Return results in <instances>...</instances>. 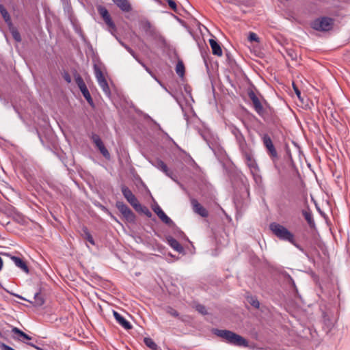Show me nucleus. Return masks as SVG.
Segmentation results:
<instances>
[{
	"label": "nucleus",
	"mask_w": 350,
	"mask_h": 350,
	"mask_svg": "<svg viewBox=\"0 0 350 350\" xmlns=\"http://www.w3.org/2000/svg\"><path fill=\"white\" fill-rule=\"evenodd\" d=\"M269 228L273 234L279 239L288 241L300 250H303L302 248L295 243L293 234L284 226L276 222H273L270 224Z\"/></svg>",
	"instance_id": "1"
},
{
	"label": "nucleus",
	"mask_w": 350,
	"mask_h": 350,
	"mask_svg": "<svg viewBox=\"0 0 350 350\" xmlns=\"http://www.w3.org/2000/svg\"><path fill=\"white\" fill-rule=\"evenodd\" d=\"M74 77H75V82L78 86V88H79V90H81L83 96L85 97V98L86 99L87 102L88 103V104L92 107V108H94L95 107V105H94V103L93 101V99L90 95V93L83 79V78L81 77V75L77 73V72H75V75H74Z\"/></svg>",
	"instance_id": "2"
},
{
	"label": "nucleus",
	"mask_w": 350,
	"mask_h": 350,
	"mask_svg": "<svg viewBox=\"0 0 350 350\" xmlns=\"http://www.w3.org/2000/svg\"><path fill=\"white\" fill-rule=\"evenodd\" d=\"M334 20L329 17H322L314 20L311 27L317 31H327L332 28Z\"/></svg>",
	"instance_id": "3"
},
{
	"label": "nucleus",
	"mask_w": 350,
	"mask_h": 350,
	"mask_svg": "<svg viewBox=\"0 0 350 350\" xmlns=\"http://www.w3.org/2000/svg\"><path fill=\"white\" fill-rule=\"evenodd\" d=\"M262 139L263 145L267 149V154L271 159L272 161L275 163L278 160L279 157L271 137L267 134H264Z\"/></svg>",
	"instance_id": "4"
},
{
	"label": "nucleus",
	"mask_w": 350,
	"mask_h": 350,
	"mask_svg": "<svg viewBox=\"0 0 350 350\" xmlns=\"http://www.w3.org/2000/svg\"><path fill=\"white\" fill-rule=\"evenodd\" d=\"M233 133L235 136L236 141L239 145V150L243 155V157L246 156L249 154L253 152L251 148L247 144L243 134L239 130H235L233 131Z\"/></svg>",
	"instance_id": "5"
},
{
	"label": "nucleus",
	"mask_w": 350,
	"mask_h": 350,
	"mask_svg": "<svg viewBox=\"0 0 350 350\" xmlns=\"http://www.w3.org/2000/svg\"><path fill=\"white\" fill-rule=\"evenodd\" d=\"M116 206L118 210L122 215L126 221L129 223L135 222V215L131 211V209L125 204L123 202L118 201L116 203Z\"/></svg>",
	"instance_id": "6"
},
{
	"label": "nucleus",
	"mask_w": 350,
	"mask_h": 350,
	"mask_svg": "<svg viewBox=\"0 0 350 350\" xmlns=\"http://www.w3.org/2000/svg\"><path fill=\"white\" fill-rule=\"evenodd\" d=\"M140 29L145 32L146 35L149 38L157 40L160 37V34L149 21L142 20L139 23Z\"/></svg>",
	"instance_id": "7"
},
{
	"label": "nucleus",
	"mask_w": 350,
	"mask_h": 350,
	"mask_svg": "<svg viewBox=\"0 0 350 350\" xmlns=\"http://www.w3.org/2000/svg\"><path fill=\"white\" fill-rule=\"evenodd\" d=\"M121 191L124 197L126 198L127 202L134 208V209L141 208V204L139 202L135 196L128 187L122 185L121 186Z\"/></svg>",
	"instance_id": "8"
},
{
	"label": "nucleus",
	"mask_w": 350,
	"mask_h": 350,
	"mask_svg": "<svg viewBox=\"0 0 350 350\" xmlns=\"http://www.w3.org/2000/svg\"><path fill=\"white\" fill-rule=\"evenodd\" d=\"M248 96L252 102V106L255 111L261 117L265 118V109L256 94L250 90L248 92Z\"/></svg>",
	"instance_id": "9"
},
{
	"label": "nucleus",
	"mask_w": 350,
	"mask_h": 350,
	"mask_svg": "<svg viewBox=\"0 0 350 350\" xmlns=\"http://www.w3.org/2000/svg\"><path fill=\"white\" fill-rule=\"evenodd\" d=\"M90 138L92 140L93 143L96 146V148L99 150L100 153L103 155V157H105L106 159H109L110 154L107 149L105 148L99 135L92 133L90 135Z\"/></svg>",
	"instance_id": "10"
},
{
	"label": "nucleus",
	"mask_w": 350,
	"mask_h": 350,
	"mask_svg": "<svg viewBox=\"0 0 350 350\" xmlns=\"http://www.w3.org/2000/svg\"><path fill=\"white\" fill-rule=\"evenodd\" d=\"M193 211L195 213L200 215L202 217H207L208 216V211L202 206L198 201L195 198L190 200Z\"/></svg>",
	"instance_id": "11"
},
{
	"label": "nucleus",
	"mask_w": 350,
	"mask_h": 350,
	"mask_svg": "<svg viewBox=\"0 0 350 350\" xmlns=\"http://www.w3.org/2000/svg\"><path fill=\"white\" fill-rule=\"evenodd\" d=\"M213 334L216 336L223 338L226 342L229 343L231 341L232 336L234 334L233 332L226 329H215L213 331Z\"/></svg>",
	"instance_id": "12"
},
{
	"label": "nucleus",
	"mask_w": 350,
	"mask_h": 350,
	"mask_svg": "<svg viewBox=\"0 0 350 350\" xmlns=\"http://www.w3.org/2000/svg\"><path fill=\"white\" fill-rule=\"evenodd\" d=\"M153 165L161 170L163 173H165L168 177L171 178L172 179L174 180L173 176L174 174L172 171L169 170L167 165L161 159H157Z\"/></svg>",
	"instance_id": "13"
},
{
	"label": "nucleus",
	"mask_w": 350,
	"mask_h": 350,
	"mask_svg": "<svg viewBox=\"0 0 350 350\" xmlns=\"http://www.w3.org/2000/svg\"><path fill=\"white\" fill-rule=\"evenodd\" d=\"M113 314L117 323L125 329L129 330L132 329L133 327L131 324L128 321H126L120 313H118L117 311L113 310Z\"/></svg>",
	"instance_id": "14"
},
{
	"label": "nucleus",
	"mask_w": 350,
	"mask_h": 350,
	"mask_svg": "<svg viewBox=\"0 0 350 350\" xmlns=\"http://www.w3.org/2000/svg\"><path fill=\"white\" fill-rule=\"evenodd\" d=\"M230 345L238 346V347H247L248 342L246 339H245L241 336L234 332L231 341L230 342Z\"/></svg>",
	"instance_id": "15"
},
{
	"label": "nucleus",
	"mask_w": 350,
	"mask_h": 350,
	"mask_svg": "<svg viewBox=\"0 0 350 350\" xmlns=\"http://www.w3.org/2000/svg\"><path fill=\"white\" fill-rule=\"evenodd\" d=\"M153 210L163 223L169 226L174 224L173 221L163 211L160 206H157Z\"/></svg>",
	"instance_id": "16"
},
{
	"label": "nucleus",
	"mask_w": 350,
	"mask_h": 350,
	"mask_svg": "<svg viewBox=\"0 0 350 350\" xmlns=\"http://www.w3.org/2000/svg\"><path fill=\"white\" fill-rule=\"evenodd\" d=\"M247 165L251 170H255L256 172L259 171V167L254 157L253 152L243 157Z\"/></svg>",
	"instance_id": "17"
},
{
	"label": "nucleus",
	"mask_w": 350,
	"mask_h": 350,
	"mask_svg": "<svg viewBox=\"0 0 350 350\" xmlns=\"http://www.w3.org/2000/svg\"><path fill=\"white\" fill-rule=\"evenodd\" d=\"M113 2L123 12H129L132 10L128 0H112Z\"/></svg>",
	"instance_id": "18"
},
{
	"label": "nucleus",
	"mask_w": 350,
	"mask_h": 350,
	"mask_svg": "<svg viewBox=\"0 0 350 350\" xmlns=\"http://www.w3.org/2000/svg\"><path fill=\"white\" fill-rule=\"evenodd\" d=\"M167 243L176 252L183 253L184 252L183 247L179 243V242L172 237L167 238Z\"/></svg>",
	"instance_id": "19"
},
{
	"label": "nucleus",
	"mask_w": 350,
	"mask_h": 350,
	"mask_svg": "<svg viewBox=\"0 0 350 350\" xmlns=\"http://www.w3.org/2000/svg\"><path fill=\"white\" fill-rule=\"evenodd\" d=\"M209 44L212 49V53L213 55L217 56L222 55V49L220 46V44L214 39L209 40Z\"/></svg>",
	"instance_id": "20"
},
{
	"label": "nucleus",
	"mask_w": 350,
	"mask_h": 350,
	"mask_svg": "<svg viewBox=\"0 0 350 350\" xmlns=\"http://www.w3.org/2000/svg\"><path fill=\"white\" fill-rule=\"evenodd\" d=\"M302 215L306 220L308 224L311 228L315 227V222L314 221L312 212L310 210H303Z\"/></svg>",
	"instance_id": "21"
},
{
	"label": "nucleus",
	"mask_w": 350,
	"mask_h": 350,
	"mask_svg": "<svg viewBox=\"0 0 350 350\" xmlns=\"http://www.w3.org/2000/svg\"><path fill=\"white\" fill-rule=\"evenodd\" d=\"M12 260L18 267L21 268L25 273H29V268L27 265L21 258L17 256H12Z\"/></svg>",
	"instance_id": "22"
},
{
	"label": "nucleus",
	"mask_w": 350,
	"mask_h": 350,
	"mask_svg": "<svg viewBox=\"0 0 350 350\" xmlns=\"http://www.w3.org/2000/svg\"><path fill=\"white\" fill-rule=\"evenodd\" d=\"M0 13H1L3 18L4 19L5 22L8 25H12V21H11L10 16L8 12L7 11V10L5 9V8L2 4H0Z\"/></svg>",
	"instance_id": "23"
},
{
	"label": "nucleus",
	"mask_w": 350,
	"mask_h": 350,
	"mask_svg": "<svg viewBox=\"0 0 350 350\" xmlns=\"http://www.w3.org/2000/svg\"><path fill=\"white\" fill-rule=\"evenodd\" d=\"M82 232H83L82 236L83 237V238L85 239H86L90 244H92V245H95L94 240L92 234H90V231L88 230V228L85 226H83L82 228Z\"/></svg>",
	"instance_id": "24"
},
{
	"label": "nucleus",
	"mask_w": 350,
	"mask_h": 350,
	"mask_svg": "<svg viewBox=\"0 0 350 350\" xmlns=\"http://www.w3.org/2000/svg\"><path fill=\"white\" fill-rule=\"evenodd\" d=\"M165 311L167 314H168L174 317L178 318L181 321H184L183 318L180 316L179 312L177 310H176L174 308H173L172 307H171V306L165 307Z\"/></svg>",
	"instance_id": "25"
},
{
	"label": "nucleus",
	"mask_w": 350,
	"mask_h": 350,
	"mask_svg": "<svg viewBox=\"0 0 350 350\" xmlns=\"http://www.w3.org/2000/svg\"><path fill=\"white\" fill-rule=\"evenodd\" d=\"M185 68L183 61L179 60L176 66V72L180 77L185 75Z\"/></svg>",
	"instance_id": "26"
},
{
	"label": "nucleus",
	"mask_w": 350,
	"mask_h": 350,
	"mask_svg": "<svg viewBox=\"0 0 350 350\" xmlns=\"http://www.w3.org/2000/svg\"><path fill=\"white\" fill-rule=\"evenodd\" d=\"M97 10H98L99 14L103 18V21H106L107 18L111 17L108 10H107V8L105 7L99 5L97 8Z\"/></svg>",
	"instance_id": "27"
},
{
	"label": "nucleus",
	"mask_w": 350,
	"mask_h": 350,
	"mask_svg": "<svg viewBox=\"0 0 350 350\" xmlns=\"http://www.w3.org/2000/svg\"><path fill=\"white\" fill-rule=\"evenodd\" d=\"M99 86L101 88L105 94L109 96L111 94V91L108 85L107 80H101V81L98 82Z\"/></svg>",
	"instance_id": "28"
},
{
	"label": "nucleus",
	"mask_w": 350,
	"mask_h": 350,
	"mask_svg": "<svg viewBox=\"0 0 350 350\" xmlns=\"http://www.w3.org/2000/svg\"><path fill=\"white\" fill-rule=\"evenodd\" d=\"M285 278H286L287 284L293 289L295 293L297 294L298 290H297V288L295 283V281L292 278V277L289 274L286 273V274H285Z\"/></svg>",
	"instance_id": "29"
},
{
	"label": "nucleus",
	"mask_w": 350,
	"mask_h": 350,
	"mask_svg": "<svg viewBox=\"0 0 350 350\" xmlns=\"http://www.w3.org/2000/svg\"><path fill=\"white\" fill-rule=\"evenodd\" d=\"M144 342L147 347H148L152 350H157V349H158L157 345L150 338H148V337L144 338Z\"/></svg>",
	"instance_id": "30"
},
{
	"label": "nucleus",
	"mask_w": 350,
	"mask_h": 350,
	"mask_svg": "<svg viewBox=\"0 0 350 350\" xmlns=\"http://www.w3.org/2000/svg\"><path fill=\"white\" fill-rule=\"evenodd\" d=\"M94 74H95V77L97 79L98 83L99 81H101V80H105V78L103 74V72L101 71L100 68L96 65H94Z\"/></svg>",
	"instance_id": "31"
},
{
	"label": "nucleus",
	"mask_w": 350,
	"mask_h": 350,
	"mask_svg": "<svg viewBox=\"0 0 350 350\" xmlns=\"http://www.w3.org/2000/svg\"><path fill=\"white\" fill-rule=\"evenodd\" d=\"M34 303L38 306H41L44 303V299L43 296L40 294V293H36L34 295Z\"/></svg>",
	"instance_id": "32"
},
{
	"label": "nucleus",
	"mask_w": 350,
	"mask_h": 350,
	"mask_svg": "<svg viewBox=\"0 0 350 350\" xmlns=\"http://www.w3.org/2000/svg\"><path fill=\"white\" fill-rule=\"evenodd\" d=\"M12 332L13 333L19 335L20 336L23 337L24 339H26V340H31V336H29V335H27V334H25V332L21 331L18 327H13L12 329Z\"/></svg>",
	"instance_id": "33"
},
{
	"label": "nucleus",
	"mask_w": 350,
	"mask_h": 350,
	"mask_svg": "<svg viewBox=\"0 0 350 350\" xmlns=\"http://www.w3.org/2000/svg\"><path fill=\"white\" fill-rule=\"evenodd\" d=\"M248 302L255 308L258 309L260 307V303L256 297H250L247 299Z\"/></svg>",
	"instance_id": "34"
},
{
	"label": "nucleus",
	"mask_w": 350,
	"mask_h": 350,
	"mask_svg": "<svg viewBox=\"0 0 350 350\" xmlns=\"http://www.w3.org/2000/svg\"><path fill=\"white\" fill-rule=\"evenodd\" d=\"M136 211L137 212H141V213H143L144 214H145L146 216H148V217H151L152 215V213L151 212L148 210V208L146 206H143L141 205V208H137V209H135Z\"/></svg>",
	"instance_id": "35"
},
{
	"label": "nucleus",
	"mask_w": 350,
	"mask_h": 350,
	"mask_svg": "<svg viewBox=\"0 0 350 350\" xmlns=\"http://www.w3.org/2000/svg\"><path fill=\"white\" fill-rule=\"evenodd\" d=\"M105 21V24L109 27V28L111 30H113V31H116V25L113 22V21H112L111 17L107 18L106 21Z\"/></svg>",
	"instance_id": "36"
},
{
	"label": "nucleus",
	"mask_w": 350,
	"mask_h": 350,
	"mask_svg": "<svg viewBox=\"0 0 350 350\" xmlns=\"http://www.w3.org/2000/svg\"><path fill=\"white\" fill-rule=\"evenodd\" d=\"M196 310L203 314V315H205L207 314V310H206V308L204 306L202 305V304H198L196 306Z\"/></svg>",
	"instance_id": "37"
},
{
	"label": "nucleus",
	"mask_w": 350,
	"mask_h": 350,
	"mask_svg": "<svg viewBox=\"0 0 350 350\" xmlns=\"http://www.w3.org/2000/svg\"><path fill=\"white\" fill-rule=\"evenodd\" d=\"M120 43L121 44V45L122 46H124L126 50L133 57H135L137 60L138 59L135 55V53L134 52V51L131 48L129 47L128 45H126V44H124V42H120Z\"/></svg>",
	"instance_id": "38"
},
{
	"label": "nucleus",
	"mask_w": 350,
	"mask_h": 350,
	"mask_svg": "<svg viewBox=\"0 0 350 350\" xmlns=\"http://www.w3.org/2000/svg\"><path fill=\"white\" fill-rule=\"evenodd\" d=\"M12 35L13 38L16 41H17V42L21 41V37L20 33L16 29L12 30Z\"/></svg>",
	"instance_id": "39"
},
{
	"label": "nucleus",
	"mask_w": 350,
	"mask_h": 350,
	"mask_svg": "<svg viewBox=\"0 0 350 350\" xmlns=\"http://www.w3.org/2000/svg\"><path fill=\"white\" fill-rule=\"evenodd\" d=\"M248 40L250 42H253V41L259 42V38H258V36L254 32H250L249 36H248Z\"/></svg>",
	"instance_id": "40"
},
{
	"label": "nucleus",
	"mask_w": 350,
	"mask_h": 350,
	"mask_svg": "<svg viewBox=\"0 0 350 350\" xmlns=\"http://www.w3.org/2000/svg\"><path fill=\"white\" fill-rule=\"evenodd\" d=\"M167 3L170 6V8L174 12L177 11V5L174 1L173 0H167Z\"/></svg>",
	"instance_id": "41"
},
{
	"label": "nucleus",
	"mask_w": 350,
	"mask_h": 350,
	"mask_svg": "<svg viewBox=\"0 0 350 350\" xmlns=\"http://www.w3.org/2000/svg\"><path fill=\"white\" fill-rule=\"evenodd\" d=\"M27 345L30 346V347H33L36 350H48L46 348H42V347H40L39 346H37L36 345H35V344H33L32 342H27Z\"/></svg>",
	"instance_id": "42"
},
{
	"label": "nucleus",
	"mask_w": 350,
	"mask_h": 350,
	"mask_svg": "<svg viewBox=\"0 0 350 350\" xmlns=\"http://www.w3.org/2000/svg\"><path fill=\"white\" fill-rule=\"evenodd\" d=\"M63 77L67 83H70L71 82V77L68 72H64Z\"/></svg>",
	"instance_id": "43"
},
{
	"label": "nucleus",
	"mask_w": 350,
	"mask_h": 350,
	"mask_svg": "<svg viewBox=\"0 0 350 350\" xmlns=\"http://www.w3.org/2000/svg\"><path fill=\"white\" fill-rule=\"evenodd\" d=\"M1 347L3 350H15L12 347H10V346L4 344V343H2L1 345Z\"/></svg>",
	"instance_id": "44"
},
{
	"label": "nucleus",
	"mask_w": 350,
	"mask_h": 350,
	"mask_svg": "<svg viewBox=\"0 0 350 350\" xmlns=\"http://www.w3.org/2000/svg\"><path fill=\"white\" fill-rule=\"evenodd\" d=\"M293 88H294V90H295L296 94L299 98L300 97V94H301L300 91L299 90V89L294 84H293Z\"/></svg>",
	"instance_id": "45"
},
{
	"label": "nucleus",
	"mask_w": 350,
	"mask_h": 350,
	"mask_svg": "<svg viewBox=\"0 0 350 350\" xmlns=\"http://www.w3.org/2000/svg\"><path fill=\"white\" fill-rule=\"evenodd\" d=\"M137 61L145 68V69L148 72H150V69L143 63L141 62L139 59Z\"/></svg>",
	"instance_id": "46"
},
{
	"label": "nucleus",
	"mask_w": 350,
	"mask_h": 350,
	"mask_svg": "<svg viewBox=\"0 0 350 350\" xmlns=\"http://www.w3.org/2000/svg\"><path fill=\"white\" fill-rule=\"evenodd\" d=\"M3 265V260H2V258L0 257V271L2 269Z\"/></svg>",
	"instance_id": "47"
},
{
	"label": "nucleus",
	"mask_w": 350,
	"mask_h": 350,
	"mask_svg": "<svg viewBox=\"0 0 350 350\" xmlns=\"http://www.w3.org/2000/svg\"><path fill=\"white\" fill-rule=\"evenodd\" d=\"M12 295H14V296H16V297H18V298H20V299H24L23 297H22L21 296L18 295H16V294H12Z\"/></svg>",
	"instance_id": "48"
},
{
	"label": "nucleus",
	"mask_w": 350,
	"mask_h": 350,
	"mask_svg": "<svg viewBox=\"0 0 350 350\" xmlns=\"http://www.w3.org/2000/svg\"><path fill=\"white\" fill-rule=\"evenodd\" d=\"M0 288H2L3 290H5L6 292L10 293L7 289H5L2 284L0 283Z\"/></svg>",
	"instance_id": "49"
},
{
	"label": "nucleus",
	"mask_w": 350,
	"mask_h": 350,
	"mask_svg": "<svg viewBox=\"0 0 350 350\" xmlns=\"http://www.w3.org/2000/svg\"><path fill=\"white\" fill-rule=\"evenodd\" d=\"M10 210H11V208H8V212H6V213H10Z\"/></svg>",
	"instance_id": "50"
}]
</instances>
